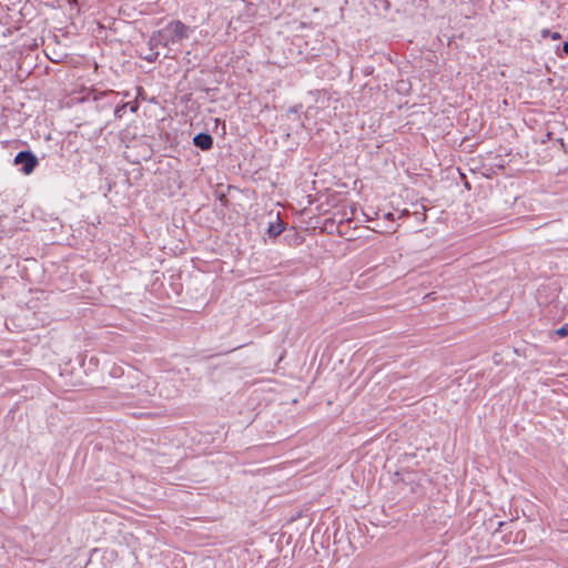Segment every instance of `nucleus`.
Segmentation results:
<instances>
[{
    "label": "nucleus",
    "mask_w": 568,
    "mask_h": 568,
    "mask_svg": "<svg viewBox=\"0 0 568 568\" xmlns=\"http://www.w3.org/2000/svg\"><path fill=\"white\" fill-rule=\"evenodd\" d=\"M562 50L566 54H568V42H565L562 45Z\"/></svg>",
    "instance_id": "0eeeda50"
},
{
    "label": "nucleus",
    "mask_w": 568,
    "mask_h": 568,
    "mask_svg": "<svg viewBox=\"0 0 568 568\" xmlns=\"http://www.w3.org/2000/svg\"><path fill=\"white\" fill-rule=\"evenodd\" d=\"M557 334H558L559 336H561V337H565V336H567V335H568V329H567V328H565V327H561V328H559V329L557 331Z\"/></svg>",
    "instance_id": "423d86ee"
},
{
    "label": "nucleus",
    "mask_w": 568,
    "mask_h": 568,
    "mask_svg": "<svg viewBox=\"0 0 568 568\" xmlns=\"http://www.w3.org/2000/svg\"><path fill=\"white\" fill-rule=\"evenodd\" d=\"M193 142L195 146L200 148L201 150H210L213 145V139L210 134L206 133H199L194 136Z\"/></svg>",
    "instance_id": "7ed1b4c3"
},
{
    "label": "nucleus",
    "mask_w": 568,
    "mask_h": 568,
    "mask_svg": "<svg viewBox=\"0 0 568 568\" xmlns=\"http://www.w3.org/2000/svg\"><path fill=\"white\" fill-rule=\"evenodd\" d=\"M39 161L37 156L30 151H21L14 158V164L21 165V171L23 174H31L37 168Z\"/></svg>",
    "instance_id": "f03ea898"
},
{
    "label": "nucleus",
    "mask_w": 568,
    "mask_h": 568,
    "mask_svg": "<svg viewBox=\"0 0 568 568\" xmlns=\"http://www.w3.org/2000/svg\"><path fill=\"white\" fill-rule=\"evenodd\" d=\"M165 45L178 43L189 37V28L181 21H172L159 31Z\"/></svg>",
    "instance_id": "f257e3e1"
},
{
    "label": "nucleus",
    "mask_w": 568,
    "mask_h": 568,
    "mask_svg": "<svg viewBox=\"0 0 568 568\" xmlns=\"http://www.w3.org/2000/svg\"><path fill=\"white\" fill-rule=\"evenodd\" d=\"M548 36L554 40H559L561 38L559 32H550L549 30H544L542 37L546 38Z\"/></svg>",
    "instance_id": "39448f33"
},
{
    "label": "nucleus",
    "mask_w": 568,
    "mask_h": 568,
    "mask_svg": "<svg viewBox=\"0 0 568 568\" xmlns=\"http://www.w3.org/2000/svg\"><path fill=\"white\" fill-rule=\"evenodd\" d=\"M284 230H285L284 223L277 219V221L275 223L270 224V226L267 229V233L271 236L275 237V236H278Z\"/></svg>",
    "instance_id": "20e7f679"
}]
</instances>
